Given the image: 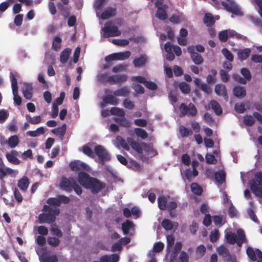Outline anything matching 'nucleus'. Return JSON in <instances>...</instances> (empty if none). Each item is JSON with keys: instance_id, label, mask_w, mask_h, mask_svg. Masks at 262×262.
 <instances>
[{"instance_id": "1", "label": "nucleus", "mask_w": 262, "mask_h": 262, "mask_svg": "<svg viewBox=\"0 0 262 262\" xmlns=\"http://www.w3.org/2000/svg\"><path fill=\"white\" fill-rule=\"evenodd\" d=\"M41 213L38 215V221L40 224H51L55 222L56 216L60 213L58 208L51 207L47 205L43 206Z\"/></svg>"}, {"instance_id": "2", "label": "nucleus", "mask_w": 262, "mask_h": 262, "mask_svg": "<svg viewBox=\"0 0 262 262\" xmlns=\"http://www.w3.org/2000/svg\"><path fill=\"white\" fill-rule=\"evenodd\" d=\"M97 158L100 164L111 161L112 156L108 151L103 146L97 145L95 146V159Z\"/></svg>"}, {"instance_id": "3", "label": "nucleus", "mask_w": 262, "mask_h": 262, "mask_svg": "<svg viewBox=\"0 0 262 262\" xmlns=\"http://www.w3.org/2000/svg\"><path fill=\"white\" fill-rule=\"evenodd\" d=\"M227 242L230 244H237L238 247H241L245 241L246 236L244 232L242 230L237 231V234L232 232L227 233L226 235Z\"/></svg>"}, {"instance_id": "4", "label": "nucleus", "mask_w": 262, "mask_h": 262, "mask_svg": "<svg viewBox=\"0 0 262 262\" xmlns=\"http://www.w3.org/2000/svg\"><path fill=\"white\" fill-rule=\"evenodd\" d=\"M255 180L250 182V188L252 192L256 196H262V172H256Z\"/></svg>"}, {"instance_id": "5", "label": "nucleus", "mask_w": 262, "mask_h": 262, "mask_svg": "<svg viewBox=\"0 0 262 262\" xmlns=\"http://www.w3.org/2000/svg\"><path fill=\"white\" fill-rule=\"evenodd\" d=\"M105 187V183L101 182L96 178H91L85 188L90 189L93 194H97Z\"/></svg>"}, {"instance_id": "6", "label": "nucleus", "mask_w": 262, "mask_h": 262, "mask_svg": "<svg viewBox=\"0 0 262 262\" xmlns=\"http://www.w3.org/2000/svg\"><path fill=\"white\" fill-rule=\"evenodd\" d=\"M180 116L184 117L186 115L195 116L197 114V109L192 103H190L188 105L185 103H181L180 106Z\"/></svg>"}, {"instance_id": "7", "label": "nucleus", "mask_w": 262, "mask_h": 262, "mask_svg": "<svg viewBox=\"0 0 262 262\" xmlns=\"http://www.w3.org/2000/svg\"><path fill=\"white\" fill-rule=\"evenodd\" d=\"M222 5L227 11L235 15H240L241 11L233 0H225L222 2Z\"/></svg>"}, {"instance_id": "8", "label": "nucleus", "mask_w": 262, "mask_h": 262, "mask_svg": "<svg viewBox=\"0 0 262 262\" xmlns=\"http://www.w3.org/2000/svg\"><path fill=\"white\" fill-rule=\"evenodd\" d=\"M131 55L129 51L124 52H119L110 54L105 57V60L106 62H110L113 60H123L128 59Z\"/></svg>"}, {"instance_id": "9", "label": "nucleus", "mask_w": 262, "mask_h": 262, "mask_svg": "<svg viewBox=\"0 0 262 262\" xmlns=\"http://www.w3.org/2000/svg\"><path fill=\"white\" fill-rule=\"evenodd\" d=\"M103 37L104 38L118 36L121 35V32L116 26H107L106 24L103 28Z\"/></svg>"}, {"instance_id": "10", "label": "nucleus", "mask_w": 262, "mask_h": 262, "mask_svg": "<svg viewBox=\"0 0 262 262\" xmlns=\"http://www.w3.org/2000/svg\"><path fill=\"white\" fill-rule=\"evenodd\" d=\"M128 76L125 74L115 75L107 76L106 80L111 84H121L127 81Z\"/></svg>"}, {"instance_id": "11", "label": "nucleus", "mask_w": 262, "mask_h": 262, "mask_svg": "<svg viewBox=\"0 0 262 262\" xmlns=\"http://www.w3.org/2000/svg\"><path fill=\"white\" fill-rule=\"evenodd\" d=\"M75 182V180L72 178L69 179L62 178L60 184V187L62 190L70 192L73 190V185Z\"/></svg>"}, {"instance_id": "12", "label": "nucleus", "mask_w": 262, "mask_h": 262, "mask_svg": "<svg viewBox=\"0 0 262 262\" xmlns=\"http://www.w3.org/2000/svg\"><path fill=\"white\" fill-rule=\"evenodd\" d=\"M188 52L190 54V57L193 62L195 64H200L204 61V59L202 56L198 53L195 52V48L193 46H189L187 48Z\"/></svg>"}, {"instance_id": "13", "label": "nucleus", "mask_w": 262, "mask_h": 262, "mask_svg": "<svg viewBox=\"0 0 262 262\" xmlns=\"http://www.w3.org/2000/svg\"><path fill=\"white\" fill-rule=\"evenodd\" d=\"M199 165H192V169L188 168L184 171L185 176L188 181H191L192 178H195L198 175L199 173L196 169V167Z\"/></svg>"}, {"instance_id": "14", "label": "nucleus", "mask_w": 262, "mask_h": 262, "mask_svg": "<svg viewBox=\"0 0 262 262\" xmlns=\"http://www.w3.org/2000/svg\"><path fill=\"white\" fill-rule=\"evenodd\" d=\"M91 178L88 173L83 171H80L78 174V181L84 188L87 186Z\"/></svg>"}, {"instance_id": "15", "label": "nucleus", "mask_w": 262, "mask_h": 262, "mask_svg": "<svg viewBox=\"0 0 262 262\" xmlns=\"http://www.w3.org/2000/svg\"><path fill=\"white\" fill-rule=\"evenodd\" d=\"M214 91L219 96H222L224 99L228 101V96L227 93L226 86L223 84H217L215 86Z\"/></svg>"}, {"instance_id": "16", "label": "nucleus", "mask_w": 262, "mask_h": 262, "mask_svg": "<svg viewBox=\"0 0 262 262\" xmlns=\"http://www.w3.org/2000/svg\"><path fill=\"white\" fill-rule=\"evenodd\" d=\"M214 177L217 185H222L226 182V173L224 170H221L214 172Z\"/></svg>"}, {"instance_id": "17", "label": "nucleus", "mask_w": 262, "mask_h": 262, "mask_svg": "<svg viewBox=\"0 0 262 262\" xmlns=\"http://www.w3.org/2000/svg\"><path fill=\"white\" fill-rule=\"evenodd\" d=\"M127 141L131 147L139 154L143 152V148L141 145L138 142L135 141L131 137L127 138Z\"/></svg>"}, {"instance_id": "18", "label": "nucleus", "mask_w": 262, "mask_h": 262, "mask_svg": "<svg viewBox=\"0 0 262 262\" xmlns=\"http://www.w3.org/2000/svg\"><path fill=\"white\" fill-rule=\"evenodd\" d=\"M33 86L31 83H25L22 90L24 96L27 99H30L32 97Z\"/></svg>"}, {"instance_id": "19", "label": "nucleus", "mask_w": 262, "mask_h": 262, "mask_svg": "<svg viewBox=\"0 0 262 262\" xmlns=\"http://www.w3.org/2000/svg\"><path fill=\"white\" fill-rule=\"evenodd\" d=\"M116 14V9L109 7L102 12L101 17L102 19H107L111 17L115 16Z\"/></svg>"}, {"instance_id": "20", "label": "nucleus", "mask_w": 262, "mask_h": 262, "mask_svg": "<svg viewBox=\"0 0 262 262\" xmlns=\"http://www.w3.org/2000/svg\"><path fill=\"white\" fill-rule=\"evenodd\" d=\"M130 94L129 88L127 86H124L115 91L113 94L116 97H128Z\"/></svg>"}, {"instance_id": "21", "label": "nucleus", "mask_w": 262, "mask_h": 262, "mask_svg": "<svg viewBox=\"0 0 262 262\" xmlns=\"http://www.w3.org/2000/svg\"><path fill=\"white\" fill-rule=\"evenodd\" d=\"M67 130V125L63 124L60 127L54 128L52 130V132L56 136H58L62 140L63 139Z\"/></svg>"}, {"instance_id": "22", "label": "nucleus", "mask_w": 262, "mask_h": 262, "mask_svg": "<svg viewBox=\"0 0 262 262\" xmlns=\"http://www.w3.org/2000/svg\"><path fill=\"white\" fill-rule=\"evenodd\" d=\"M147 61L146 55H141L140 57L136 58L133 60V64L135 67L139 68L144 66Z\"/></svg>"}, {"instance_id": "23", "label": "nucleus", "mask_w": 262, "mask_h": 262, "mask_svg": "<svg viewBox=\"0 0 262 262\" xmlns=\"http://www.w3.org/2000/svg\"><path fill=\"white\" fill-rule=\"evenodd\" d=\"M250 53L251 50L249 48L239 50L237 52L238 58L239 60L243 61L249 57Z\"/></svg>"}, {"instance_id": "24", "label": "nucleus", "mask_w": 262, "mask_h": 262, "mask_svg": "<svg viewBox=\"0 0 262 262\" xmlns=\"http://www.w3.org/2000/svg\"><path fill=\"white\" fill-rule=\"evenodd\" d=\"M71 51L72 50L70 48H67L61 52L60 55V61L61 63L64 64L67 62Z\"/></svg>"}, {"instance_id": "25", "label": "nucleus", "mask_w": 262, "mask_h": 262, "mask_svg": "<svg viewBox=\"0 0 262 262\" xmlns=\"http://www.w3.org/2000/svg\"><path fill=\"white\" fill-rule=\"evenodd\" d=\"M217 252L225 259H229L230 257L228 249L224 245H221L217 248Z\"/></svg>"}, {"instance_id": "26", "label": "nucleus", "mask_w": 262, "mask_h": 262, "mask_svg": "<svg viewBox=\"0 0 262 262\" xmlns=\"http://www.w3.org/2000/svg\"><path fill=\"white\" fill-rule=\"evenodd\" d=\"M234 96L238 98H243L246 95V91L245 88L241 86H235L233 89Z\"/></svg>"}, {"instance_id": "27", "label": "nucleus", "mask_w": 262, "mask_h": 262, "mask_svg": "<svg viewBox=\"0 0 262 262\" xmlns=\"http://www.w3.org/2000/svg\"><path fill=\"white\" fill-rule=\"evenodd\" d=\"M210 104L211 106V108L213 110L215 113L217 115H220L222 114V108L217 101L215 100H211L210 101Z\"/></svg>"}, {"instance_id": "28", "label": "nucleus", "mask_w": 262, "mask_h": 262, "mask_svg": "<svg viewBox=\"0 0 262 262\" xmlns=\"http://www.w3.org/2000/svg\"><path fill=\"white\" fill-rule=\"evenodd\" d=\"M29 185V180L27 177H24L18 183V187L24 191H26Z\"/></svg>"}, {"instance_id": "29", "label": "nucleus", "mask_w": 262, "mask_h": 262, "mask_svg": "<svg viewBox=\"0 0 262 262\" xmlns=\"http://www.w3.org/2000/svg\"><path fill=\"white\" fill-rule=\"evenodd\" d=\"M17 74L16 72H11L10 74V78L11 82V86L12 90H17Z\"/></svg>"}, {"instance_id": "30", "label": "nucleus", "mask_w": 262, "mask_h": 262, "mask_svg": "<svg viewBox=\"0 0 262 262\" xmlns=\"http://www.w3.org/2000/svg\"><path fill=\"white\" fill-rule=\"evenodd\" d=\"M25 118L27 122L31 124H39L41 121V118L40 116H36L32 117L30 115L27 114Z\"/></svg>"}, {"instance_id": "31", "label": "nucleus", "mask_w": 262, "mask_h": 262, "mask_svg": "<svg viewBox=\"0 0 262 262\" xmlns=\"http://www.w3.org/2000/svg\"><path fill=\"white\" fill-rule=\"evenodd\" d=\"M167 8L159 7L156 13V16L161 20H165L167 18L166 9Z\"/></svg>"}, {"instance_id": "32", "label": "nucleus", "mask_w": 262, "mask_h": 262, "mask_svg": "<svg viewBox=\"0 0 262 262\" xmlns=\"http://www.w3.org/2000/svg\"><path fill=\"white\" fill-rule=\"evenodd\" d=\"M103 101L106 104H111L112 105H117L118 103V99L115 97V96L112 95H107L104 98Z\"/></svg>"}, {"instance_id": "33", "label": "nucleus", "mask_w": 262, "mask_h": 262, "mask_svg": "<svg viewBox=\"0 0 262 262\" xmlns=\"http://www.w3.org/2000/svg\"><path fill=\"white\" fill-rule=\"evenodd\" d=\"M133 223L129 220H126L122 224V229L124 234H127L130 229L133 227Z\"/></svg>"}, {"instance_id": "34", "label": "nucleus", "mask_w": 262, "mask_h": 262, "mask_svg": "<svg viewBox=\"0 0 262 262\" xmlns=\"http://www.w3.org/2000/svg\"><path fill=\"white\" fill-rule=\"evenodd\" d=\"M158 204L159 209L165 210L167 205V199L165 196H161L158 198Z\"/></svg>"}, {"instance_id": "35", "label": "nucleus", "mask_w": 262, "mask_h": 262, "mask_svg": "<svg viewBox=\"0 0 262 262\" xmlns=\"http://www.w3.org/2000/svg\"><path fill=\"white\" fill-rule=\"evenodd\" d=\"M191 191L195 194L201 195L203 192V189L197 183H192L190 185Z\"/></svg>"}, {"instance_id": "36", "label": "nucleus", "mask_w": 262, "mask_h": 262, "mask_svg": "<svg viewBox=\"0 0 262 262\" xmlns=\"http://www.w3.org/2000/svg\"><path fill=\"white\" fill-rule=\"evenodd\" d=\"M203 20L204 24H206L207 27H210L212 26L215 23L213 17L211 14L209 13L205 14Z\"/></svg>"}, {"instance_id": "37", "label": "nucleus", "mask_w": 262, "mask_h": 262, "mask_svg": "<svg viewBox=\"0 0 262 262\" xmlns=\"http://www.w3.org/2000/svg\"><path fill=\"white\" fill-rule=\"evenodd\" d=\"M161 226L165 230L169 231L173 229L174 224L170 220L164 219L161 223Z\"/></svg>"}, {"instance_id": "38", "label": "nucleus", "mask_w": 262, "mask_h": 262, "mask_svg": "<svg viewBox=\"0 0 262 262\" xmlns=\"http://www.w3.org/2000/svg\"><path fill=\"white\" fill-rule=\"evenodd\" d=\"M82 151L89 157L95 159V148L93 150L90 147L85 145L82 147Z\"/></svg>"}, {"instance_id": "39", "label": "nucleus", "mask_w": 262, "mask_h": 262, "mask_svg": "<svg viewBox=\"0 0 262 262\" xmlns=\"http://www.w3.org/2000/svg\"><path fill=\"white\" fill-rule=\"evenodd\" d=\"M19 143V139L16 135L11 136L8 141V143L9 146L11 148L15 147Z\"/></svg>"}, {"instance_id": "40", "label": "nucleus", "mask_w": 262, "mask_h": 262, "mask_svg": "<svg viewBox=\"0 0 262 262\" xmlns=\"http://www.w3.org/2000/svg\"><path fill=\"white\" fill-rule=\"evenodd\" d=\"M110 113L112 115H116L119 117H123L125 116V112L122 108L113 107L110 110Z\"/></svg>"}, {"instance_id": "41", "label": "nucleus", "mask_w": 262, "mask_h": 262, "mask_svg": "<svg viewBox=\"0 0 262 262\" xmlns=\"http://www.w3.org/2000/svg\"><path fill=\"white\" fill-rule=\"evenodd\" d=\"M45 133V129L43 127H40L37 128L36 130L28 131L27 134L31 137H35Z\"/></svg>"}, {"instance_id": "42", "label": "nucleus", "mask_w": 262, "mask_h": 262, "mask_svg": "<svg viewBox=\"0 0 262 262\" xmlns=\"http://www.w3.org/2000/svg\"><path fill=\"white\" fill-rule=\"evenodd\" d=\"M124 116H125L123 117H119V118H115L114 120L120 125L124 127H128L129 125V123Z\"/></svg>"}, {"instance_id": "43", "label": "nucleus", "mask_w": 262, "mask_h": 262, "mask_svg": "<svg viewBox=\"0 0 262 262\" xmlns=\"http://www.w3.org/2000/svg\"><path fill=\"white\" fill-rule=\"evenodd\" d=\"M179 89L182 93L187 94L190 92V86L189 84L185 82H182L179 84Z\"/></svg>"}, {"instance_id": "44", "label": "nucleus", "mask_w": 262, "mask_h": 262, "mask_svg": "<svg viewBox=\"0 0 262 262\" xmlns=\"http://www.w3.org/2000/svg\"><path fill=\"white\" fill-rule=\"evenodd\" d=\"M206 249L204 245H199L196 249V256L198 258L202 257L206 253Z\"/></svg>"}, {"instance_id": "45", "label": "nucleus", "mask_w": 262, "mask_h": 262, "mask_svg": "<svg viewBox=\"0 0 262 262\" xmlns=\"http://www.w3.org/2000/svg\"><path fill=\"white\" fill-rule=\"evenodd\" d=\"M117 141L118 143L126 150L128 151L130 149L129 144L127 141H125L121 136H117Z\"/></svg>"}, {"instance_id": "46", "label": "nucleus", "mask_w": 262, "mask_h": 262, "mask_svg": "<svg viewBox=\"0 0 262 262\" xmlns=\"http://www.w3.org/2000/svg\"><path fill=\"white\" fill-rule=\"evenodd\" d=\"M135 133L137 137H140L142 139H145L148 137L147 132L141 128H136L135 129Z\"/></svg>"}, {"instance_id": "47", "label": "nucleus", "mask_w": 262, "mask_h": 262, "mask_svg": "<svg viewBox=\"0 0 262 262\" xmlns=\"http://www.w3.org/2000/svg\"><path fill=\"white\" fill-rule=\"evenodd\" d=\"M179 130L181 136L182 137H187L189 135L192 134V132L190 129L184 126H181Z\"/></svg>"}, {"instance_id": "48", "label": "nucleus", "mask_w": 262, "mask_h": 262, "mask_svg": "<svg viewBox=\"0 0 262 262\" xmlns=\"http://www.w3.org/2000/svg\"><path fill=\"white\" fill-rule=\"evenodd\" d=\"M228 32V37H235L237 39H244L246 38L244 36L237 33L233 30H227Z\"/></svg>"}, {"instance_id": "49", "label": "nucleus", "mask_w": 262, "mask_h": 262, "mask_svg": "<svg viewBox=\"0 0 262 262\" xmlns=\"http://www.w3.org/2000/svg\"><path fill=\"white\" fill-rule=\"evenodd\" d=\"M58 9L61 11L62 15L64 17H67L69 15V10L67 7H64L61 3L57 4Z\"/></svg>"}, {"instance_id": "50", "label": "nucleus", "mask_w": 262, "mask_h": 262, "mask_svg": "<svg viewBox=\"0 0 262 262\" xmlns=\"http://www.w3.org/2000/svg\"><path fill=\"white\" fill-rule=\"evenodd\" d=\"M112 42L113 44L119 46H125L129 43V40L126 39H114Z\"/></svg>"}, {"instance_id": "51", "label": "nucleus", "mask_w": 262, "mask_h": 262, "mask_svg": "<svg viewBox=\"0 0 262 262\" xmlns=\"http://www.w3.org/2000/svg\"><path fill=\"white\" fill-rule=\"evenodd\" d=\"M222 53L225 57L227 60L230 62H232L234 59L233 54L226 48H223L222 51Z\"/></svg>"}, {"instance_id": "52", "label": "nucleus", "mask_w": 262, "mask_h": 262, "mask_svg": "<svg viewBox=\"0 0 262 262\" xmlns=\"http://www.w3.org/2000/svg\"><path fill=\"white\" fill-rule=\"evenodd\" d=\"M220 237V232L218 230H214L211 232L209 238L212 243L216 242Z\"/></svg>"}, {"instance_id": "53", "label": "nucleus", "mask_w": 262, "mask_h": 262, "mask_svg": "<svg viewBox=\"0 0 262 262\" xmlns=\"http://www.w3.org/2000/svg\"><path fill=\"white\" fill-rule=\"evenodd\" d=\"M243 122L246 125L251 126L254 123L255 120L252 116L246 115L244 118Z\"/></svg>"}, {"instance_id": "54", "label": "nucleus", "mask_w": 262, "mask_h": 262, "mask_svg": "<svg viewBox=\"0 0 262 262\" xmlns=\"http://www.w3.org/2000/svg\"><path fill=\"white\" fill-rule=\"evenodd\" d=\"M47 203L49 205V206H60V202L59 201L58 196L57 198H50L47 201Z\"/></svg>"}, {"instance_id": "55", "label": "nucleus", "mask_w": 262, "mask_h": 262, "mask_svg": "<svg viewBox=\"0 0 262 262\" xmlns=\"http://www.w3.org/2000/svg\"><path fill=\"white\" fill-rule=\"evenodd\" d=\"M14 96V103L16 105H20L21 103V98L18 95V89L12 90Z\"/></svg>"}, {"instance_id": "56", "label": "nucleus", "mask_w": 262, "mask_h": 262, "mask_svg": "<svg viewBox=\"0 0 262 262\" xmlns=\"http://www.w3.org/2000/svg\"><path fill=\"white\" fill-rule=\"evenodd\" d=\"M247 254L252 260L255 261L256 260V250L254 251L252 248L250 247L247 248Z\"/></svg>"}, {"instance_id": "57", "label": "nucleus", "mask_w": 262, "mask_h": 262, "mask_svg": "<svg viewBox=\"0 0 262 262\" xmlns=\"http://www.w3.org/2000/svg\"><path fill=\"white\" fill-rule=\"evenodd\" d=\"M48 243L52 247H56L59 245L60 240L55 237H49L47 239Z\"/></svg>"}, {"instance_id": "58", "label": "nucleus", "mask_w": 262, "mask_h": 262, "mask_svg": "<svg viewBox=\"0 0 262 262\" xmlns=\"http://www.w3.org/2000/svg\"><path fill=\"white\" fill-rule=\"evenodd\" d=\"M228 35L227 30L221 31L219 33V39L222 42H226L228 40Z\"/></svg>"}, {"instance_id": "59", "label": "nucleus", "mask_w": 262, "mask_h": 262, "mask_svg": "<svg viewBox=\"0 0 262 262\" xmlns=\"http://www.w3.org/2000/svg\"><path fill=\"white\" fill-rule=\"evenodd\" d=\"M179 262H189V256L186 252H181L179 256Z\"/></svg>"}, {"instance_id": "60", "label": "nucleus", "mask_w": 262, "mask_h": 262, "mask_svg": "<svg viewBox=\"0 0 262 262\" xmlns=\"http://www.w3.org/2000/svg\"><path fill=\"white\" fill-rule=\"evenodd\" d=\"M241 72L242 75L245 78L246 80L248 81L251 80V74L250 71L248 69L245 68H242L241 69Z\"/></svg>"}, {"instance_id": "61", "label": "nucleus", "mask_w": 262, "mask_h": 262, "mask_svg": "<svg viewBox=\"0 0 262 262\" xmlns=\"http://www.w3.org/2000/svg\"><path fill=\"white\" fill-rule=\"evenodd\" d=\"M52 234L56 236L57 238H60L62 236V231L56 226L52 227L51 229Z\"/></svg>"}, {"instance_id": "62", "label": "nucleus", "mask_w": 262, "mask_h": 262, "mask_svg": "<svg viewBox=\"0 0 262 262\" xmlns=\"http://www.w3.org/2000/svg\"><path fill=\"white\" fill-rule=\"evenodd\" d=\"M106 0H96L95 8L97 10H101L106 3Z\"/></svg>"}, {"instance_id": "63", "label": "nucleus", "mask_w": 262, "mask_h": 262, "mask_svg": "<svg viewBox=\"0 0 262 262\" xmlns=\"http://www.w3.org/2000/svg\"><path fill=\"white\" fill-rule=\"evenodd\" d=\"M164 247V245L162 242H157L155 244L154 246V251L156 252H161Z\"/></svg>"}, {"instance_id": "64", "label": "nucleus", "mask_w": 262, "mask_h": 262, "mask_svg": "<svg viewBox=\"0 0 262 262\" xmlns=\"http://www.w3.org/2000/svg\"><path fill=\"white\" fill-rule=\"evenodd\" d=\"M42 262H58V258L55 255L46 256L42 258Z\"/></svg>"}]
</instances>
